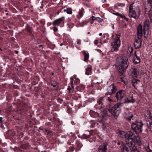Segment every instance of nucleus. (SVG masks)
<instances>
[{
    "instance_id": "nucleus-1",
    "label": "nucleus",
    "mask_w": 152,
    "mask_h": 152,
    "mask_svg": "<svg viewBox=\"0 0 152 152\" xmlns=\"http://www.w3.org/2000/svg\"><path fill=\"white\" fill-rule=\"evenodd\" d=\"M121 105L116 104L111 108H110L108 110H105L101 114V118L103 121H105L109 116L113 115L115 119H117L120 112Z\"/></svg>"
},
{
    "instance_id": "nucleus-2",
    "label": "nucleus",
    "mask_w": 152,
    "mask_h": 152,
    "mask_svg": "<svg viewBox=\"0 0 152 152\" xmlns=\"http://www.w3.org/2000/svg\"><path fill=\"white\" fill-rule=\"evenodd\" d=\"M117 62L118 64V71L120 73H122L128 66V58L125 56L120 57L118 59Z\"/></svg>"
},
{
    "instance_id": "nucleus-3",
    "label": "nucleus",
    "mask_w": 152,
    "mask_h": 152,
    "mask_svg": "<svg viewBox=\"0 0 152 152\" xmlns=\"http://www.w3.org/2000/svg\"><path fill=\"white\" fill-rule=\"evenodd\" d=\"M112 41L111 43V50L113 51H117L121 45V35L116 34L112 35Z\"/></svg>"
},
{
    "instance_id": "nucleus-4",
    "label": "nucleus",
    "mask_w": 152,
    "mask_h": 152,
    "mask_svg": "<svg viewBox=\"0 0 152 152\" xmlns=\"http://www.w3.org/2000/svg\"><path fill=\"white\" fill-rule=\"evenodd\" d=\"M140 11L137 8L133 7V4H131L129 7V16L135 19H137L140 15Z\"/></svg>"
},
{
    "instance_id": "nucleus-5",
    "label": "nucleus",
    "mask_w": 152,
    "mask_h": 152,
    "mask_svg": "<svg viewBox=\"0 0 152 152\" xmlns=\"http://www.w3.org/2000/svg\"><path fill=\"white\" fill-rule=\"evenodd\" d=\"M137 37L139 39H136L134 42V45L135 48H139L141 45V42L140 39L143 35L142 26L139 24L137 27Z\"/></svg>"
},
{
    "instance_id": "nucleus-6",
    "label": "nucleus",
    "mask_w": 152,
    "mask_h": 152,
    "mask_svg": "<svg viewBox=\"0 0 152 152\" xmlns=\"http://www.w3.org/2000/svg\"><path fill=\"white\" fill-rule=\"evenodd\" d=\"M143 125L141 122L136 121L132 123L131 127L136 133H139L142 132V126Z\"/></svg>"
},
{
    "instance_id": "nucleus-7",
    "label": "nucleus",
    "mask_w": 152,
    "mask_h": 152,
    "mask_svg": "<svg viewBox=\"0 0 152 152\" xmlns=\"http://www.w3.org/2000/svg\"><path fill=\"white\" fill-rule=\"evenodd\" d=\"M150 24L149 20H146L144 23L143 32L144 35V37H148L149 31Z\"/></svg>"
},
{
    "instance_id": "nucleus-8",
    "label": "nucleus",
    "mask_w": 152,
    "mask_h": 152,
    "mask_svg": "<svg viewBox=\"0 0 152 152\" xmlns=\"http://www.w3.org/2000/svg\"><path fill=\"white\" fill-rule=\"evenodd\" d=\"M135 135L133 133L130 131H128L126 133V145H128V143L132 142V144H134L133 141L134 137Z\"/></svg>"
},
{
    "instance_id": "nucleus-9",
    "label": "nucleus",
    "mask_w": 152,
    "mask_h": 152,
    "mask_svg": "<svg viewBox=\"0 0 152 152\" xmlns=\"http://www.w3.org/2000/svg\"><path fill=\"white\" fill-rule=\"evenodd\" d=\"M125 95L126 92L124 90H121L118 91L115 95L117 101L118 102H121Z\"/></svg>"
},
{
    "instance_id": "nucleus-10",
    "label": "nucleus",
    "mask_w": 152,
    "mask_h": 152,
    "mask_svg": "<svg viewBox=\"0 0 152 152\" xmlns=\"http://www.w3.org/2000/svg\"><path fill=\"white\" fill-rule=\"evenodd\" d=\"M77 78L76 76L74 75L70 78V81L69 84L68 88H67V89L69 90L70 93L73 91L74 89L75 88L73 85V81L75 80H75Z\"/></svg>"
},
{
    "instance_id": "nucleus-11",
    "label": "nucleus",
    "mask_w": 152,
    "mask_h": 152,
    "mask_svg": "<svg viewBox=\"0 0 152 152\" xmlns=\"http://www.w3.org/2000/svg\"><path fill=\"white\" fill-rule=\"evenodd\" d=\"M129 74L133 77L137 78L139 75V72L136 68H131L130 69Z\"/></svg>"
},
{
    "instance_id": "nucleus-12",
    "label": "nucleus",
    "mask_w": 152,
    "mask_h": 152,
    "mask_svg": "<svg viewBox=\"0 0 152 152\" xmlns=\"http://www.w3.org/2000/svg\"><path fill=\"white\" fill-rule=\"evenodd\" d=\"M116 88L113 84L110 85L108 88V93L110 95L111 94L115 92Z\"/></svg>"
},
{
    "instance_id": "nucleus-13",
    "label": "nucleus",
    "mask_w": 152,
    "mask_h": 152,
    "mask_svg": "<svg viewBox=\"0 0 152 152\" xmlns=\"http://www.w3.org/2000/svg\"><path fill=\"white\" fill-rule=\"evenodd\" d=\"M128 145L130 150V152H140L137 149L136 147L135 146L134 144H133L132 142L128 143Z\"/></svg>"
},
{
    "instance_id": "nucleus-14",
    "label": "nucleus",
    "mask_w": 152,
    "mask_h": 152,
    "mask_svg": "<svg viewBox=\"0 0 152 152\" xmlns=\"http://www.w3.org/2000/svg\"><path fill=\"white\" fill-rule=\"evenodd\" d=\"M137 134V133H136V135H134L133 141L134 144H135V142H136L138 144V145H141V142L140 141L139 136Z\"/></svg>"
},
{
    "instance_id": "nucleus-15",
    "label": "nucleus",
    "mask_w": 152,
    "mask_h": 152,
    "mask_svg": "<svg viewBox=\"0 0 152 152\" xmlns=\"http://www.w3.org/2000/svg\"><path fill=\"white\" fill-rule=\"evenodd\" d=\"M135 100L133 98L132 95H130V97H127L125 99L124 101L123 102L124 103H133L135 102Z\"/></svg>"
},
{
    "instance_id": "nucleus-16",
    "label": "nucleus",
    "mask_w": 152,
    "mask_h": 152,
    "mask_svg": "<svg viewBox=\"0 0 152 152\" xmlns=\"http://www.w3.org/2000/svg\"><path fill=\"white\" fill-rule=\"evenodd\" d=\"M63 18H61L56 19L52 23V24L54 26L59 25L60 23L63 21Z\"/></svg>"
},
{
    "instance_id": "nucleus-17",
    "label": "nucleus",
    "mask_w": 152,
    "mask_h": 152,
    "mask_svg": "<svg viewBox=\"0 0 152 152\" xmlns=\"http://www.w3.org/2000/svg\"><path fill=\"white\" fill-rule=\"evenodd\" d=\"M107 144H105L103 145H100L98 148V150L99 152H106L107 148Z\"/></svg>"
},
{
    "instance_id": "nucleus-18",
    "label": "nucleus",
    "mask_w": 152,
    "mask_h": 152,
    "mask_svg": "<svg viewBox=\"0 0 152 152\" xmlns=\"http://www.w3.org/2000/svg\"><path fill=\"white\" fill-rule=\"evenodd\" d=\"M152 8V1L151 0H148L145 9L148 11L151 10Z\"/></svg>"
},
{
    "instance_id": "nucleus-19",
    "label": "nucleus",
    "mask_w": 152,
    "mask_h": 152,
    "mask_svg": "<svg viewBox=\"0 0 152 152\" xmlns=\"http://www.w3.org/2000/svg\"><path fill=\"white\" fill-rule=\"evenodd\" d=\"M121 152H129V150L126 146V145L122 143L121 144Z\"/></svg>"
},
{
    "instance_id": "nucleus-20",
    "label": "nucleus",
    "mask_w": 152,
    "mask_h": 152,
    "mask_svg": "<svg viewBox=\"0 0 152 152\" xmlns=\"http://www.w3.org/2000/svg\"><path fill=\"white\" fill-rule=\"evenodd\" d=\"M133 59L134 60V63L136 64L139 63L140 61V58L139 57L137 56L136 53H135V55L133 58Z\"/></svg>"
},
{
    "instance_id": "nucleus-21",
    "label": "nucleus",
    "mask_w": 152,
    "mask_h": 152,
    "mask_svg": "<svg viewBox=\"0 0 152 152\" xmlns=\"http://www.w3.org/2000/svg\"><path fill=\"white\" fill-rule=\"evenodd\" d=\"M140 81L139 80L135 79L132 80V85L135 88L137 85L140 83Z\"/></svg>"
},
{
    "instance_id": "nucleus-22",
    "label": "nucleus",
    "mask_w": 152,
    "mask_h": 152,
    "mask_svg": "<svg viewBox=\"0 0 152 152\" xmlns=\"http://www.w3.org/2000/svg\"><path fill=\"white\" fill-rule=\"evenodd\" d=\"M123 72L122 73H120L121 74V81L123 82V83L125 85H126L127 84V82L126 80V78L125 77V76L124 75H123Z\"/></svg>"
},
{
    "instance_id": "nucleus-23",
    "label": "nucleus",
    "mask_w": 152,
    "mask_h": 152,
    "mask_svg": "<svg viewBox=\"0 0 152 152\" xmlns=\"http://www.w3.org/2000/svg\"><path fill=\"white\" fill-rule=\"evenodd\" d=\"M133 115L132 114H129V115H126L125 116V118L127 120L130 121L131 119L133 120Z\"/></svg>"
},
{
    "instance_id": "nucleus-24",
    "label": "nucleus",
    "mask_w": 152,
    "mask_h": 152,
    "mask_svg": "<svg viewBox=\"0 0 152 152\" xmlns=\"http://www.w3.org/2000/svg\"><path fill=\"white\" fill-rule=\"evenodd\" d=\"M119 134L120 137L123 138H125L126 137V133L123 131H120L119 132Z\"/></svg>"
},
{
    "instance_id": "nucleus-25",
    "label": "nucleus",
    "mask_w": 152,
    "mask_h": 152,
    "mask_svg": "<svg viewBox=\"0 0 152 152\" xmlns=\"http://www.w3.org/2000/svg\"><path fill=\"white\" fill-rule=\"evenodd\" d=\"M91 73V69L90 67H87L86 68V75H90Z\"/></svg>"
},
{
    "instance_id": "nucleus-26",
    "label": "nucleus",
    "mask_w": 152,
    "mask_h": 152,
    "mask_svg": "<svg viewBox=\"0 0 152 152\" xmlns=\"http://www.w3.org/2000/svg\"><path fill=\"white\" fill-rule=\"evenodd\" d=\"M145 149L147 152H152V150L150 149L149 148V143H147V145H145Z\"/></svg>"
},
{
    "instance_id": "nucleus-27",
    "label": "nucleus",
    "mask_w": 152,
    "mask_h": 152,
    "mask_svg": "<svg viewBox=\"0 0 152 152\" xmlns=\"http://www.w3.org/2000/svg\"><path fill=\"white\" fill-rule=\"evenodd\" d=\"M90 21L89 20H87L83 21L81 23V26H83L85 25H86Z\"/></svg>"
},
{
    "instance_id": "nucleus-28",
    "label": "nucleus",
    "mask_w": 152,
    "mask_h": 152,
    "mask_svg": "<svg viewBox=\"0 0 152 152\" xmlns=\"http://www.w3.org/2000/svg\"><path fill=\"white\" fill-rule=\"evenodd\" d=\"M84 61H85L88 60L89 58V55L88 53H87L85 52L84 53Z\"/></svg>"
},
{
    "instance_id": "nucleus-29",
    "label": "nucleus",
    "mask_w": 152,
    "mask_h": 152,
    "mask_svg": "<svg viewBox=\"0 0 152 152\" xmlns=\"http://www.w3.org/2000/svg\"><path fill=\"white\" fill-rule=\"evenodd\" d=\"M103 97H100L98 101H97V104L98 105H100L101 104L102 105L103 104Z\"/></svg>"
},
{
    "instance_id": "nucleus-30",
    "label": "nucleus",
    "mask_w": 152,
    "mask_h": 152,
    "mask_svg": "<svg viewBox=\"0 0 152 152\" xmlns=\"http://www.w3.org/2000/svg\"><path fill=\"white\" fill-rule=\"evenodd\" d=\"M83 12L82 11L80 10L77 15V18L80 19V18L83 16Z\"/></svg>"
},
{
    "instance_id": "nucleus-31",
    "label": "nucleus",
    "mask_w": 152,
    "mask_h": 152,
    "mask_svg": "<svg viewBox=\"0 0 152 152\" xmlns=\"http://www.w3.org/2000/svg\"><path fill=\"white\" fill-rule=\"evenodd\" d=\"M148 127L151 128L152 127V118H150L149 120V123L148 124Z\"/></svg>"
},
{
    "instance_id": "nucleus-32",
    "label": "nucleus",
    "mask_w": 152,
    "mask_h": 152,
    "mask_svg": "<svg viewBox=\"0 0 152 152\" xmlns=\"http://www.w3.org/2000/svg\"><path fill=\"white\" fill-rule=\"evenodd\" d=\"M85 88V86L84 85H81L78 86V90L82 91Z\"/></svg>"
},
{
    "instance_id": "nucleus-33",
    "label": "nucleus",
    "mask_w": 152,
    "mask_h": 152,
    "mask_svg": "<svg viewBox=\"0 0 152 152\" xmlns=\"http://www.w3.org/2000/svg\"><path fill=\"white\" fill-rule=\"evenodd\" d=\"M66 13L68 14H72V9L70 8H68L66 9Z\"/></svg>"
},
{
    "instance_id": "nucleus-34",
    "label": "nucleus",
    "mask_w": 152,
    "mask_h": 152,
    "mask_svg": "<svg viewBox=\"0 0 152 152\" xmlns=\"http://www.w3.org/2000/svg\"><path fill=\"white\" fill-rule=\"evenodd\" d=\"M149 11V15L150 19H152V10H148Z\"/></svg>"
},
{
    "instance_id": "nucleus-35",
    "label": "nucleus",
    "mask_w": 152,
    "mask_h": 152,
    "mask_svg": "<svg viewBox=\"0 0 152 152\" xmlns=\"http://www.w3.org/2000/svg\"><path fill=\"white\" fill-rule=\"evenodd\" d=\"M75 81V84L77 85L80 83V80L78 78H77L75 80H74Z\"/></svg>"
},
{
    "instance_id": "nucleus-36",
    "label": "nucleus",
    "mask_w": 152,
    "mask_h": 152,
    "mask_svg": "<svg viewBox=\"0 0 152 152\" xmlns=\"http://www.w3.org/2000/svg\"><path fill=\"white\" fill-rule=\"evenodd\" d=\"M121 17L123 19L125 20L126 21H128L129 20V19L128 18H127L125 16L122 15Z\"/></svg>"
},
{
    "instance_id": "nucleus-37",
    "label": "nucleus",
    "mask_w": 152,
    "mask_h": 152,
    "mask_svg": "<svg viewBox=\"0 0 152 152\" xmlns=\"http://www.w3.org/2000/svg\"><path fill=\"white\" fill-rule=\"evenodd\" d=\"M113 14L115 15H116L118 16H119L120 17H121V16H122V15L121 14H120L118 12H115V13H113Z\"/></svg>"
},
{
    "instance_id": "nucleus-38",
    "label": "nucleus",
    "mask_w": 152,
    "mask_h": 152,
    "mask_svg": "<svg viewBox=\"0 0 152 152\" xmlns=\"http://www.w3.org/2000/svg\"><path fill=\"white\" fill-rule=\"evenodd\" d=\"M118 6L123 7L125 6V4L123 3H118Z\"/></svg>"
},
{
    "instance_id": "nucleus-39",
    "label": "nucleus",
    "mask_w": 152,
    "mask_h": 152,
    "mask_svg": "<svg viewBox=\"0 0 152 152\" xmlns=\"http://www.w3.org/2000/svg\"><path fill=\"white\" fill-rule=\"evenodd\" d=\"M91 102V98H88V99L86 100V103H88L89 102Z\"/></svg>"
},
{
    "instance_id": "nucleus-40",
    "label": "nucleus",
    "mask_w": 152,
    "mask_h": 152,
    "mask_svg": "<svg viewBox=\"0 0 152 152\" xmlns=\"http://www.w3.org/2000/svg\"><path fill=\"white\" fill-rule=\"evenodd\" d=\"M81 40L80 39H78L77 40V43L78 45H80L81 44Z\"/></svg>"
},
{
    "instance_id": "nucleus-41",
    "label": "nucleus",
    "mask_w": 152,
    "mask_h": 152,
    "mask_svg": "<svg viewBox=\"0 0 152 152\" xmlns=\"http://www.w3.org/2000/svg\"><path fill=\"white\" fill-rule=\"evenodd\" d=\"M53 29L54 31L56 32L57 31L58 28L54 26L53 27Z\"/></svg>"
},
{
    "instance_id": "nucleus-42",
    "label": "nucleus",
    "mask_w": 152,
    "mask_h": 152,
    "mask_svg": "<svg viewBox=\"0 0 152 152\" xmlns=\"http://www.w3.org/2000/svg\"><path fill=\"white\" fill-rule=\"evenodd\" d=\"M108 42V40H107V39H104L103 42L102 43V42H101L100 43H101L102 44H103L104 43H107V42Z\"/></svg>"
},
{
    "instance_id": "nucleus-43",
    "label": "nucleus",
    "mask_w": 152,
    "mask_h": 152,
    "mask_svg": "<svg viewBox=\"0 0 152 152\" xmlns=\"http://www.w3.org/2000/svg\"><path fill=\"white\" fill-rule=\"evenodd\" d=\"M107 99L110 102H113V100L109 97H107Z\"/></svg>"
},
{
    "instance_id": "nucleus-44",
    "label": "nucleus",
    "mask_w": 152,
    "mask_h": 152,
    "mask_svg": "<svg viewBox=\"0 0 152 152\" xmlns=\"http://www.w3.org/2000/svg\"><path fill=\"white\" fill-rule=\"evenodd\" d=\"M51 85L53 86V87L55 88L56 86V84H51Z\"/></svg>"
},
{
    "instance_id": "nucleus-45",
    "label": "nucleus",
    "mask_w": 152,
    "mask_h": 152,
    "mask_svg": "<svg viewBox=\"0 0 152 152\" xmlns=\"http://www.w3.org/2000/svg\"><path fill=\"white\" fill-rule=\"evenodd\" d=\"M94 20H96V19H93L91 20V21L90 22V23L91 24H92L94 23Z\"/></svg>"
},
{
    "instance_id": "nucleus-46",
    "label": "nucleus",
    "mask_w": 152,
    "mask_h": 152,
    "mask_svg": "<svg viewBox=\"0 0 152 152\" xmlns=\"http://www.w3.org/2000/svg\"><path fill=\"white\" fill-rule=\"evenodd\" d=\"M3 118L2 117H0V122L1 123H2V120Z\"/></svg>"
},
{
    "instance_id": "nucleus-47",
    "label": "nucleus",
    "mask_w": 152,
    "mask_h": 152,
    "mask_svg": "<svg viewBox=\"0 0 152 152\" xmlns=\"http://www.w3.org/2000/svg\"><path fill=\"white\" fill-rule=\"evenodd\" d=\"M98 41L97 40H96L94 41V43L96 44H97L98 43Z\"/></svg>"
},
{
    "instance_id": "nucleus-48",
    "label": "nucleus",
    "mask_w": 152,
    "mask_h": 152,
    "mask_svg": "<svg viewBox=\"0 0 152 152\" xmlns=\"http://www.w3.org/2000/svg\"><path fill=\"white\" fill-rule=\"evenodd\" d=\"M70 150L71 151H74V149H73V148L72 147H71V148L70 149Z\"/></svg>"
},
{
    "instance_id": "nucleus-49",
    "label": "nucleus",
    "mask_w": 152,
    "mask_h": 152,
    "mask_svg": "<svg viewBox=\"0 0 152 152\" xmlns=\"http://www.w3.org/2000/svg\"><path fill=\"white\" fill-rule=\"evenodd\" d=\"M129 50H131L130 51V52H132V48H129Z\"/></svg>"
},
{
    "instance_id": "nucleus-50",
    "label": "nucleus",
    "mask_w": 152,
    "mask_h": 152,
    "mask_svg": "<svg viewBox=\"0 0 152 152\" xmlns=\"http://www.w3.org/2000/svg\"><path fill=\"white\" fill-rule=\"evenodd\" d=\"M117 144L118 145H120V142H118L117 143Z\"/></svg>"
},
{
    "instance_id": "nucleus-51",
    "label": "nucleus",
    "mask_w": 152,
    "mask_h": 152,
    "mask_svg": "<svg viewBox=\"0 0 152 152\" xmlns=\"http://www.w3.org/2000/svg\"><path fill=\"white\" fill-rule=\"evenodd\" d=\"M15 53L16 54H18V51L15 50Z\"/></svg>"
},
{
    "instance_id": "nucleus-52",
    "label": "nucleus",
    "mask_w": 152,
    "mask_h": 152,
    "mask_svg": "<svg viewBox=\"0 0 152 152\" xmlns=\"http://www.w3.org/2000/svg\"><path fill=\"white\" fill-rule=\"evenodd\" d=\"M102 35V33H100L99 34V35L100 36H101Z\"/></svg>"
},
{
    "instance_id": "nucleus-53",
    "label": "nucleus",
    "mask_w": 152,
    "mask_h": 152,
    "mask_svg": "<svg viewBox=\"0 0 152 152\" xmlns=\"http://www.w3.org/2000/svg\"><path fill=\"white\" fill-rule=\"evenodd\" d=\"M42 47V45H39V48H40V47Z\"/></svg>"
},
{
    "instance_id": "nucleus-54",
    "label": "nucleus",
    "mask_w": 152,
    "mask_h": 152,
    "mask_svg": "<svg viewBox=\"0 0 152 152\" xmlns=\"http://www.w3.org/2000/svg\"><path fill=\"white\" fill-rule=\"evenodd\" d=\"M66 9H64V12H66Z\"/></svg>"
},
{
    "instance_id": "nucleus-55",
    "label": "nucleus",
    "mask_w": 152,
    "mask_h": 152,
    "mask_svg": "<svg viewBox=\"0 0 152 152\" xmlns=\"http://www.w3.org/2000/svg\"><path fill=\"white\" fill-rule=\"evenodd\" d=\"M99 19L100 20V22H101L102 21V20L100 18H99Z\"/></svg>"
},
{
    "instance_id": "nucleus-56",
    "label": "nucleus",
    "mask_w": 152,
    "mask_h": 152,
    "mask_svg": "<svg viewBox=\"0 0 152 152\" xmlns=\"http://www.w3.org/2000/svg\"><path fill=\"white\" fill-rule=\"evenodd\" d=\"M63 45V43H61V44H60V46H62V45Z\"/></svg>"
},
{
    "instance_id": "nucleus-57",
    "label": "nucleus",
    "mask_w": 152,
    "mask_h": 152,
    "mask_svg": "<svg viewBox=\"0 0 152 152\" xmlns=\"http://www.w3.org/2000/svg\"><path fill=\"white\" fill-rule=\"evenodd\" d=\"M42 152H46V151H42Z\"/></svg>"
},
{
    "instance_id": "nucleus-58",
    "label": "nucleus",
    "mask_w": 152,
    "mask_h": 152,
    "mask_svg": "<svg viewBox=\"0 0 152 152\" xmlns=\"http://www.w3.org/2000/svg\"><path fill=\"white\" fill-rule=\"evenodd\" d=\"M54 73H53V72H52V75H54Z\"/></svg>"
},
{
    "instance_id": "nucleus-59",
    "label": "nucleus",
    "mask_w": 152,
    "mask_h": 152,
    "mask_svg": "<svg viewBox=\"0 0 152 152\" xmlns=\"http://www.w3.org/2000/svg\"><path fill=\"white\" fill-rule=\"evenodd\" d=\"M99 107H100L101 108L102 107L101 106H100Z\"/></svg>"
},
{
    "instance_id": "nucleus-60",
    "label": "nucleus",
    "mask_w": 152,
    "mask_h": 152,
    "mask_svg": "<svg viewBox=\"0 0 152 152\" xmlns=\"http://www.w3.org/2000/svg\"><path fill=\"white\" fill-rule=\"evenodd\" d=\"M88 34H89L90 33V32H88Z\"/></svg>"
},
{
    "instance_id": "nucleus-61",
    "label": "nucleus",
    "mask_w": 152,
    "mask_h": 152,
    "mask_svg": "<svg viewBox=\"0 0 152 152\" xmlns=\"http://www.w3.org/2000/svg\"><path fill=\"white\" fill-rule=\"evenodd\" d=\"M106 94V95H107V94H106H106Z\"/></svg>"
}]
</instances>
